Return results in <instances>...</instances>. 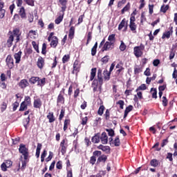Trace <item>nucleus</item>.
<instances>
[{"label": "nucleus", "instance_id": "1", "mask_svg": "<svg viewBox=\"0 0 177 177\" xmlns=\"http://www.w3.org/2000/svg\"><path fill=\"white\" fill-rule=\"evenodd\" d=\"M102 85H103V77L102 75V69H98L97 73V77L93 81V83L91 84L93 92H97L98 87H99V89H102Z\"/></svg>", "mask_w": 177, "mask_h": 177}, {"label": "nucleus", "instance_id": "2", "mask_svg": "<svg viewBox=\"0 0 177 177\" xmlns=\"http://www.w3.org/2000/svg\"><path fill=\"white\" fill-rule=\"evenodd\" d=\"M145 49V45L142 43L140 44V46H135L133 48V53L136 57H142V56H143Z\"/></svg>", "mask_w": 177, "mask_h": 177}, {"label": "nucleus", "instance_id": "3", "mask_svg": "<svg viewBox=\"0 0 177 177\" xmlns=\"http://www.w3.org/2000/svg\"><path fill=\"white\" fill-rule=\"evenodd\" d=\"M19 152L24 156V160H28L30 153L28 152V148H26V145L20 144Z\"/></svg>", "mask_w": 177, "mask_h": 177}, {"label": "nucleus", "instance_id": "4", "mask_svg": "<svg viewBox=\"0 0 177 177\" xmlns=\"http://www.w3.org/2000/svg\"><path fill=\"white\" fill-rule=\"evenodd\" d=\"M6 64L9 70H12L15 67V59L12 57V55H8L6 58Z\"/></svg>", "mask_w": 177, "mask_h": 177}, {"label": "nucleus", "instance_id": "5", "mask_svg": "<svg viewBox=\"0 0 177 177\" xmlns=\"http://www.w3.org/2000/svg\"><path fill=\"white\" fill-rule=\"evenodd\" d=\"M81 71V64H80V61L76 59L73 63V69L72 71V74H75L76 77H78V73Z\"/></svg>", "mask_w": 177, "mask_h": 177}, {"label": "nucleus", "instance_id": "6", "mask_svg": "<svg viewBox=\"0 0 177 177\" xmlns=\"http://www.w3.org/2000/svg\"><path fill=\"white\" fill-rule=\"evenodd\" d=\"M112 49H114V44L110 41H106L101 50L102 52H106Z\"/></svg>", "mask_w": 177, "mask_h": 177}, {"label": "nucleus", "instance_id": "7", "mask_svg": "<svg viewBox=\"0 0 177 177\" xmlns=\"http://www.w3.org/2000/svg\"><path fill=\"white\" fill-rule=\"evenodd\" d=\"M98 150H102L106 154H110L111 153V148L109 146H104L100 145L97 147Z\"/></svg>", "mask_w": 177, "mask_h": 177}, {"label": "nucleus", "instance_id": "8", "mask_svg": "<svg viewBox=\"0 0 177 177\" xmlns=\"http://www.w3.org/2000/svg\"><path fill=\"white\" fill-rule=\"evenodd\" d=\"M68 0H59V5L61 6V12L64 13L67 9Z\"/></svg>", "mask_w": 177, "mask_h": 177}, {"label": "nucleus", "instance_id": "9", "mask_svg": "<svg viewBox=\"0 0 177 177\" xmlns=\"http://www.w3.org/2000/svg\"><path fill=\"white\" fill-rule=\"evenodd\" d=\"M60 147H61V153L62 156H64L66 154V152L67 151V144H66L65 139L61 141Z\"/></svg>", "mask_w": 177, "mask_h": 177}, {"label": "nucleus", "instance_id": "10", "mask_svg": "<svg viewBox=\"0 0 177 177\" xmlns=\"http://www.w3.org/2000/svg\"><path fill=\"white\" fill-rule=\"evenodd\" d=\"M37 66L40 70H42V68H44V67L45 66V59H44V57L41 56L39 57L37 62Z\"/></svg>", "mask_w": 177, "mask_h": 177}, {"label": "nucleus", "instance_id": "11", "mask_svg": "<svg viewBox=\"0 0 177 177\" xmlns=\"http://www.w3.org/2000/svg\"><path fill=\"white\" fill-rule=\"evenodd\" d=\"M30 85V83H28V81L26 79L21 80L19 83L18 86L21 89H26L27 86Z\"/></svg>", "mask_w": 177, "mask_h": 177}, {"label": "nucleus", "instance_id": "12", "mask_svg": "<svg viewBox=\"0 0 177 177\" xmlns=\"http://www.w3.org/2000/svg\"><path fill=\"white\" fill-rule=\"evenodd\" d=\"M70 127H71V120H70L68 118H66L64 122V132H66V131H67Z\"/></svg>", "mask_w": 177, "mask_h": 177}, {"label": "nucleus", "instance_id": "13", "mask_svg": "<svg viewBox=\"0 0 177 177\" xmlns=\"http://www.w3.org/2000/svg\"><path fill=\"white\" fill-rule=\"evenodd\" d=\"M101 142L102 145H107L109 143V137L107 136V133L106 132H103L100 138Z\"/></svg>", "mask_w": 177, "mask_h": 177}, {"label": "nucleus", "instance_id": "14", "mask_svg": "<svg viewBox=\"0 0 177 177\" xmlns=\"http://www.w3.org/2000/svg\"><path fill=\"white\" fill-rule=\"evenodd\" d=\"M21 55H23V52H21V50H19L14 55L16 64H19L20 62H21Z\"/></svg>", "mask_w": 177, "mask_h": 177}, {"label": "nucleus", "instance_id": "15", "mask_svg": "<svg viewBox=\"0 0 177 177\" xmlns=\"http://www.w3.org/2000/svg\"><path fill=\"white\" fill-rule=\"evenodd\" d=\"M33 107L35 109H41V107H42V100H41V98L34 100Z\"/></svg>", "mask_w": 177, "mask_h": 177}, {"label": "nucleus", "instance_id": "16", "mask_svg": "<svg viewBox=\"0 0 177 177\" xmlns=\"http://www.w3.org/2000/svg\"><path fill=\"white\" fill-rule=\"evenodd\" d=\"M57 45H59V38H57V37L56 36H54L52 40L50 41V46L51 48H56Z\"/></svg>", "mask_w": 177, "mask_h": 177}, {"label": "nucleus", "instance_id": "17", "mask_svg": "<svg viewBox=\"0 0 177 177\" xmlns=\"http://www.w3.org/2000/svg\"><path fill=\"white\" fill-rule=\"evenodd\" d=\"M107 161V156L104 154H101L97 159V164H100V162H103V164L106 163Z\"/></svg>", "mask_w": 177, "mask_h": 177}, {"label": "nucleus", "instance_id": "18", "mask_svg": "<svg viewBox=\"0 0 177 177\" xmlns=\"http://www.w3.org/2000/svg\"><path fill=\"white\" fill-rule=\"evenodd\" d=\"M46 117L48 119V122H50V124L56 121V118H55L53 112H49Z\"/></svg>", "mask_w": 177, "mask_h": 177}, {"label": "nucleus", "instance_id": "19", "mask_svg": "<svg viewBox=\"0 0 177 177\" xmlns=\"http://www.w3.org/2000/svg\"><path fill=\"white\" fill-rule=\"evenodd\" d=\"M19 15L21 19H27V14L26 13V8L24 7L19 8Z\"/></svg>", "mask_w": 177, "mask_h": 177}, {"label": "nucleus", "instance_id": "20", "mask_svg": "<svg viewBox=\"0 0 177 177\" xmlns=\"http://www.w3.org/2000/svg\"><path fill=\"white\" fill-rule=\"evenodd\" d=\"M97 71V68H93L91 70V75H90V81H95L96 80V72Z\"/></svg>", "mask_w": 177, "mask_h": 177}, {"label": "nucleus", "instance_id": "21", "mask_svg": "<svg viewBox=\"0 0 177 177\" xmlns=\"http://www.w3.org/2000/svg\"><path fill=\"white\" fill-rule=\"evenodd\" d=\"M66 102V99L64 98V95L63 94H59L57 97V103L59 104H64V102Z\"/></svg>", "mask_w": 177, "mask_h": 177}, {"label": "nucleus", "instance_id": "22", "mask_svg": "<svg viewBox=\"0 0 177 177\" xmlns=\"http://www.w3.org/2000/svg\"><path fill=\"white\" fill-rule=\"evenodd\" d=\"M91 142L95 144L99 143V142H100V133H97L93 136L91 138Z\"/></svg>", "mask_w": 177, "mask_h": 177}, {"label": "nucleus", "instance_id": "23", "mask_svg": "<svg viewBox=\"0 0 177 177\" xmlns=\"http://www.w3.org/2000/svg\"><path fill=\"white\" fill-rule=\"evenodd\" d=\"M75 34V27L71 26L69 29L68 38L69 39H73Z\"/></svg>", "mask_w": 177, "mask_h": 177}, {"label": "nucleus", "instance_id": "24", "mask_svg": "<svg viewBox=\"0 0 177 177\" xmlns=\"http://www.w3.org/2000/svg\"><path fill=\"white\" fill-rule=\"evenodd\" d=\"M129 27L133 34H136V29L138 28L136 23H129Z\"/></svg>", "mask_w": 177, "mask_h": 177}, {"label": "nucleus", "instance_id": "25", "mask_svg": "<svg viewBox=\"0 0 177 177\" xmlns=\"http://www.w3.org/2000/svg\"><path fill=\"white\" fill-rule=\"evenodd\" d=\"M15 41V37L13 35H10L7 40V46L8 48H11L12 45H13V41Z\"/></svg>", "mask_w": 177, "mask_h": 177}, {"label": "nucleus", "instance_id": "26", "mask_svg": "<svg viewBox=\"0 0 177 177\" xmlns=\"http://www.w3.org/2000/svg\"><path fill=\"white\" fill-rule=\"evenodd\" d=\"M30 84H32V85L37 84V82H39V77L37 76H32L29 79Z\"/></svg>", "mask_w": 177, "mask_h": 177}, {"label": "nucleus", "instance_id": "27", "mask_svg": "<svg viewBox=\"0 0 177 177\" xmlns=\"http://www.w3.org/2000/svg\"><path fill=\"white\" fill-rule=\"evenodd\" d=\"M127 25L128 26V21L124 18L118 26V30H121V29L124 28V27H125Z\"/></svg>", "mask_w": 177, "mask_h": 177}, {"label": "nucleus", "instance_id": "28", "mask_svg": "<svg viewBox=\"0 0 177 177\" xmlns=\"http://www.w3.org/2000/svg\"><path fill=\"white\" fill-rule=\"evenodd\" d=\"M150 165L151 167H154V168H156V167H159L160 162V160H158L157 159H152L150 161Z\"/></svg>", "mask_w": 177, "mask_h": 177}, {"label": "nucleus", "instance_id": "29", "mask_svg": "<svg viewBox=\"0 0 177 177\" xmlns=\"http://www.w3.org/2000/svg\"><path fill=\"white\" fill-rule=\"evenodd\" d=\"M41 149H42V144L37 143L35 156L37 158H39V154H41Z\"/></svg>", "mask_w": 177, "mask_h": 177}, {"label": "nucleus", "instance_id": "30", "mask_svg": "<svg viewBox=\"0 0 177 177\" xmlns=\"http://www.w3.org/2000/svg\"><path fill=\"white\" fill-rule=\"evenodd\" d=\"M22 103H24L30 107V106H31V97L28 95L25 96L24 100L22 102Z\"/></svg>", "mask_w": 177, "mask_h": 177}, {"label": "nucleus", "instance_id": "31", "mask_svg": "<svg viewBox=\"0 0 177 177\" xmlns=\"http://www.w3.org/2000/svg\"><path fill=\"white\" fill-rule=\"evenodd\" d=\"M112 145H114L115 147H118L119 146L121 145V141L120 140V136H118L115 137Z\"/></svg>", "mask_w": 177, "mask_h": 177}, {"label": "nucleus", "instance_id": "32", "mask_svg": "<svg viewBox=\"0 0 177 177\" xmlns=\"http://www.w3.org/2000/svg\"><path fill=\"white\" fill-rule=\"evenodd\" d=\"M110 75H111V72H109L107 71V69H105L104 71V78L106 81H109L110 80Z\"/></svg>", "mask_w": 177, "mask_h": 177}, {"label": "nucleus", "instance_id": "33", "mask_svg": "<svg viewBox=\"0 0 177 177\" xmlns=\"http://www.w3.org/2000/svg\"><path fill=\"white\" fill-rule=\"evenodd\" d=\"M64 17V12H62V15H59L57 18L55 19V24H60V23L63 21Z\"/></svg>", "mask_w": 177, "mask_h": 177}, {"label": "nucleus", "instance_id": "34", "mask_svg": "<svg viewBox=\"0 0 177 177\" xmlns=\"http://www.w3.org/2000/svg\"><path fill=\"white\" fill-rule=\"evenodd\" d=\"M124 70H125V68H121V69H118L115 71V76L118 77L121 75H123Z\"/></svg>", "mask_w": 177, "mask_h": 177}, {"label": "nucleus", "instance_id": "35", "mask_svg": "<svg viewBox=\"0 0 177 177\" xmlns=\"http://www.w3.org/2000/svg\"><path fill=\"white\" fill-rule=\"evenodd\" d=\"M28 107L29 106L27 104H26L24 102H21L20 104L19 111H26V110H27Z\"/></svg>", "mask_w": 177, "mask_h": 177}, {"label": "nucleus", "instance_id": "36", "mask_svg": "<svg viewBox=\"0 0 177 177\" xmlns=\"http://www.w3.org/2000/svg\"><path fill=\"white\" fill-rule=\"evenodd\" d=\"M129 9H131V3H127V4L121 10L122 15H124V13H125V12H128V10H129Z\"/></svg>", "mask_w": 177, "mask_h": 177}, {"label": "nucleus", "instance_id": "37", "mask_svg": "<svg viewBox=\"0 0 177 177\" xmlns=\"http://www.w3.org/2000/svg\"><path fill=\"white\" fill-rule=\"evenodd\" d=\"M168 9H169V5L165 6V4H163L160 7V12L162 13H167V10H168Z\"/></svg>", "mask_w": 177, "mask_h": 177}, {"label": "nucleus", "instance_id": "38", "mask_svg": "<svg viewBox=\"0 0 177 177\" xmlns=\"http://www.w3.org/2000/svg\"><path fill=\"white\" fill-rule=\"evenodd\" d=\"M46 84V78L43 77L42 79H39V81L37 82V86H44Z\"/></svg>", "mask_w": 177, "mask_h": 177}, {"label": "nucleus", "instance_id": "39", "mask_svg": "<svg viewBox=\"0 0 177 177\" xmlns=\"http://www.w3.org/2000/svg\"><path fill=\"white\" fill-rule=\"evenodd\" d=\"M171 35H172V33L171 32L169 31L165 32L162 34V39H165V38H167V39H169V38H171Z\"/></svg>", "mask_w": 177, "mask_h": 177}, {"label": "nucleus", "instance_id": "40", "mask_svg": "<svg viewBox=\"0 0 177 177\" xmlns=\"http://www.w3.org/2000/svg\"><path fill=\"white\" fill-rule=\"evenodd\" d=\"M70 57H71L70 54L64 55V57H62L63 64H66V63L70 62Z\"/></svg>", "mask_w": 177, "mask_h": 177}, {"label": "nucleus", "instance_id": "41", "mask_svg": "<svg viewBox=\"0 0 177 177\" xmlns=\"http://www.w3.org/2000/svg\"><path fill=\"white\" fill-rule=\"evenodd\" d=\"M109 60H110V57L109 55H105L101 59L102 64H107V63H109Z\"/></svg>", "mask_w": 177, "mask_h": 177}, {"label": "nucleus", "instance_id": "42", "mask_svg": "<svg viewBox=\"0 0 177 177\" xmlns=\"http://www.w3.org/2000/svg\"><path fill=\"white\" fill-rule=\"evenodd\" d=\"M32 46L35 50H36L37 53H39V46L37 44V42L35 41H32Z\"/></svg>", "mask_w": 177, "mask_h": 177}, {"label": "nucleus", "instance_id": "43", "mask_svg": "<svg viewBox=\"0 0 177 177\" xmlns=\"http://www.w3.org/2000/svg\"><path fill=\"white\" fill-rule=\"evenodd\" d=\"M108 41H109V42H111V44H115V35H114V34L110 35L108 37Z\"/></svg>", "mask_w": 177, "mask_h": 177}, {"label": "nucleus", "instance_id": "44", "mask_svg": "<svg viewBox=\"0 0 177 177\" xmlns=\"http://www.w3.org/2000/svg\"><path fill=\"white\" fill-rule=\"evenodd\" d=\"M24 2L28 6H35V0H24Z\"/></svg>", "mask_w": 177, "mask_h": 177}, {"label": "nucleus", "instance_id": "45", "mask_svg": "<svg viewBox=\"0 0 177 177\" xmlns=\"http://www.w3.org/2000/svg\"><path fill=\"white\" fill-rule=\"evenodd\" d=\"M147 89V87L146 86V84H142L136 88V92H139V91H146Z\"/></svg>", "mask_w": 177, "mask_h": 177}, {"label": "nucleus", "instance_id": "46", "mask_svg": "<svg viewBox=\"0 0 177 177\" xmlns=\"http://www.w3.org/2000/svg\"><path fill=\"white\" fill-rule=\"evenodd\" d=\"M92 41V32H88L87 34V41L86 43V46L89 45V43Z\"/></svg>", "mask_w": 177, "mask_h": 177}, {"label": "nucleus", "instance_id": "47", "mask_svg": "<svg viewBox=\"0 0 177 177\" xmlns=\"http://www.w3.org/2000/svg\"><path fill=\"white\" fill-rule=\"evenodd\" d=\"M66 114V109H62L60 111V114L59 116V121H62L63 118H64V115Z\"/></svg>", "mask_w": 177, "mask_h": 177}, {"label": "nucleus", "instance_id": "48", "mask_svg": "<svg viewBox=\"0 0 177 177\" xmlns=\"http://www.w3.org/2000/svg\"><path fill=\"white\" fill-rule=\"evenodd\" d=\"M103 113H104V105H101L97 111L98 115H103Z\"/></svg>", "mask_w": 177, "mask_h": 177}, {"label": "nucleus", "instance_id": "49", "mask_svg": "<svg viewBox=\"0 0 177 177\" xmlns=\"http://www.w3.org/2000/svg\"><path fill=\"white\" fill-rule=\"evenodd\" d=\"M12 35H14L15 37H17L18 35H21V32H20V29L19 28H15L12 30Z\"/></svg>", "mask_w": 177, "mask_h": 177}, {"label": "nucleus", "instance_id": "50", "mask_svg": "<svg viewBox=\"0 0 177 177\" xmlns=\"http://www.w3.org/2000/svg\"><path fill=\"white\" fill-rule=\"evenodd\" d=\"M104 116L106 121H109V120H110V109L106 110L105 113L104 114Z\"/></svg>", "mask_w": 177, "mask_h": 177}, {"label": "nucleus", "instance_id": "51", "mask_svg": "<svg viewBox=\"0 0 177 177\" xmlns=\"http://www.w3.org/2000/svg\"><path fill=\"white\" fill-rule=\"evenodd\" d=\"M32 53V48H28L25 50L24 54L25 56H30Z\"/></svg>", "mask_w": 177, "mask_h": 177}, {"label": "nucleus", "instance_id": "52", "mask_svg": "<svg viewBox=\"0 0 177 177\" xmlns=\"http://www.w3.org/2000/svg\"><path fill=\"white\" fill-rule=\"evenodd\" d=\"M105 131L106 132H108L109 136H111V138H113V136H114L115 133H114V130H113V129H106Z\"/></svg>", "mask_w": 177, "mask_h": 177}, {"label": "nucleus", "instance_id": "53", "mask_svg": "<svg viewBox=\"0 0 177 177\" xmlns=\"http://www.w3.org/2000/svg\"><path fill=\"white\" fill-rule=\"evenodd\" d=\"M6 109H8V103L3 102V103L1 104V113H3V111H5V110H6Z\"/></svg>", "mask_w": 177, "mask_h": 177}, {"label": "nucleus", "instance_id": "54", "mask_svg": "<svg viewBox=\"0 0 177 177\" xmlns=\"http://www.w3.org/2000/svg\"><path fill=\"white\" fill-rule=\"evenodd\" d=\"M173 154L171 152H168L166 156V158L170 161V162H174V158L172 157Z\"/></svg>", "mask_w": 177, "mask_h": 177}, {"label": "nucleus", "instance_id": "55", "mask_svg": "<svg viewBox=\"0 0 177 177\" xmlns=\"http://www.w3.org/2000/svg\"><path fill=\"white\" fill-rule=\"evenodd\" d=\"M151 92H152V97L153 99H157V88H151Z\"/></svg>", "mask_w": 177, "mask_h": 177}, {"label": "nucleus", "instance_id": "56", "mask_svg": "<svg viewBox=\"0 0 177 177\" xmlns=\"http://www.w3.org/2000/svg\"><path fill=\"white\" fill-rule=\"evenodd\" d=\"M142 71H143V68L142 66L134 68V74H139V73H142Z\"/></svg>", "mask_w": 177, "mask_h": 177}, {"label": "nucleus", "instance_id": "57", "mask_svg": "<svg viewBox=\"0 0 177 177\" xmlns=\"http://www.w3.org/2000/svg\"><path fill=\"white\" fill-rule=\"evenodd\" d=\"M119 48L122 52H124V50H125V49H127V45H125V43H124L123 41H121V44H120V46Z\"/></svg>", "mask_w": 177, "mask_h": 177}, {"label": "nucleus", "instance_id": "58", "mask_svg": "<svg viewBox=\"0 0 177 177\" xmlns=\"http://www.w3.org/2000/svg\"><path fill=\"white\" fill-rule=\"evenodd\" d=\"M162 99V106H164V107H167L168 106V100H167V97L163 96Z\"/></svg>", "mask_w": 177, "mask_h": 177}, {"label": "nucleus", "instance_id": "59", "mask_svg": "<svg viewBox=\"0 0 177 177\" xmlns=\"http://www.w3.org/2000/svg\"><path fill=\"white\" fill-rule=\"evenodd\" d=\"M116 104H119L120 106V109H121V110L124 109V104H125V102H124V100H120L118 102H116Z\"/></svg>", "mask_w": 177, "mask_h": 177}, {"label": "nucleus", "instance_id": "60", "mask_svg": "<svg viewBox=\"0 0 177 177\" xmlns=\"http://www.w3.org/2000/svg\"><path fill=\"white\" fill-rule=\"evenodd\" d=\"M57 169H63V162L62 160H59L56 164Z\"/></svg>", "mask_w": 177, "mask_h": 177}, {"label": "nucleus", "instance_id": "61", "mask_svg": "<svg viewBox=\"0 0 177 177\" xmlns=\"http://www.w3.org/2000/svg\"><path fill=\"white\" fill-rule=\"evenodd\" d=\"M41 54L44 55H46V43L42 44Z\"/></svg>", "mask_w": 177, "mask_h": 177}, {"label": "nucleus", "instance_id": "62", "mask_svg": "<svg viewBox=\"0 0 177 177\" xmlns=\"http://www.w3.org/2000/svg\"><path fill=\"white\" fill-rule=\"evenodd\" d=\"M101 154H102V152L100 151H94L93 152V156L95 157V158L96 157H100Z\"/></svg>", "mask_w": 177, "mask_h": 177}, {"label": "nucleus", "instance_id": "63", "mask_svg": "<svg viewBox=\"0 0 177 177\" xmlns=\"http://www.w3.org/2000/svg\"><path fill=\"white\" fill-rule=\"evenodd\" d=\"M52 158H53V152L50 151L49 156H48V158H46V162H49V161H50V160H52Z\"/></svg>", "mask_w": 177, "mask_h": 177}, {"label": "nucleus", "instance_id": "64", "mask_svg": "<svg viewBox=\"0 0 177 177\" xmlns=\"http://www.w3.org/2000/svg\"><path fill=\"white\" fill-rule=\"evenodd\" d=\"M90 164H91L92 165H95V162H96V158L93 156H92L90 158V160H89Z\"/></svg>", "mask_w": 177, "mask_h": 177}]
</instances>
